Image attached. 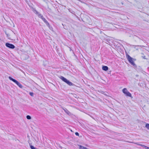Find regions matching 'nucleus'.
<instances>
[{
	"instance_id": "nucleus-18",
	"label": "nucleus",
	"mask_w": 149,
	"mask_h": 149,
	"mask_svg": "<svg viewBox=\"0 0 149 149\" xmlns=\"http://www.w3.org/2000/svg\"><path fill=\"white\" fill-rule=\"evenodd\" d=\"M29 94L30 95H31V96H33V93H32V92H30L29 93Z\"/></svg>"
},
{
	"instance_id": "nucleus-1",
	"label": "nucleus",
	"mask_w": 149,
	"mask_h": 149,
	"mask_svg": "<svg viewBox=\"0 0 149 149\" xmlns=\"http://www.w3.org/2000/svg\"><path fill=\"white\" fill-rule=\"evenodd\" d=\"M59 78L61 79L63 81L67 84L68 85L70 86H73L74 85V84L73 83L70 81L69 80L67 79L66 78L62 76H61L59 77Z\"/></svg>"
},
{
	"instance_id": "nucleus-15",
	"label": "nucleus",
	"mask_w": 149,
	"mask_h": 149,
	"mask_svg": "<svg viewBox=\"0 0 149 149\" xmlns=\"http://www.w3.org/2000/svg\"><path fill=\"white\" fill-rule=\"evenodd\" d=\"M39 17L41 18V19L43 17V16L41 15V14H40L39 13V14L38 15Z\"/></svg>"
},
{
	"instance_id": "nucleus-16",
	"label": "nucleus",
	"mask_w": 149,
	"mask_h": 149,
	"mask_svg": "<svg viewBox=\"0 0 149 149\" xmlns=\"http://www.w3.org/2000/svg\"><path fill=\"white\" fill-rule=\"evenodd\" d=\"M26 118L27 119L30 120L31 119V117L29 115H27L26 116Z\"/></svg>"
},
{
	"instance_id": "nucleus-5",
	"label": "nucleus",
	"mask_w": 149,
	"mask_h": 149,
	"mask_svg": "<svg viewBox=\"0 0 149 149\" xmlns=\"http://www.w3.org/2000/svg\"><path fill=\"white\" fill-rule=\"evenodd\" d=\"M9 79L13 81L17 85L19 84V82L17 80L13 79L10 77H8Z\"/></svg>"
},
{
	"instance_id": "nucleus-2",
	"label": "nucleus",
	"mask_w": 149,
	"mask_h": 149,
	"mask_svg": "<svg viewBox=\"0 0 149 149\" xmlns=\"http://www.w3.org/2000/svg\"><path fill=\"white\" fill-rule=\"evenodd\" d=\"M127 57L128 61L131 64V65H133V66H135L136 65L133 60L134 59H133L128 54H127Z\"/></svg>"
},
{
	"instance_id": "nucleus-12",
	"label": "nucleus",
	"mask_w": 149,
	"mask_h": 149,
	"mask_svg": "<svg viewBox=\"0 0 149 149\" xmlns=\"http://www.w3.org/2000/svg\"><path fill=\"white\" fill-rule=\"evenodd\" d=\"M138 145L142 147H143V148H144L145 149H146V148H147V146H145L144 145H142V144H138Z\"/></svg>"
},
{
	"instance_id": "nucleus-4",
	"label": "nucleus",
	"mask_w": 149,
	"mask_h": 149,
	"mask_svg": "<svg viewBox=\"0 0 149 149\" xmlns=\"http://www.w3.org/2000/svg\"><path fill=\"white\" fill-rule=\"evenodd\" d=\"M6 47L12 49H14L15 48V46L13 45L8 43H6Z\"/></svg>"
},
{
	"instance_id": "nucleus-19",
	"label": "nucleus",
	"mask_w": 149,
	"mask_h": 149,
	"mask_svg": "<svg viewBox=\"0 0 149 149\" xmlns=\"http://www.w3.org/2000/svg\"><path fill=\"white\" fill-rule=\"evenodd\" d=\"M75 134L77 136H79V133L77 132H75Z\"/></svg>"
},
{
	"instance_id": "nucleus-21",
	"label": "nucleus",
	"mask_w": 149,
	"mask_h": 149,
	"mask_svg": "<svg viewBox=\"0 0 149 149\" xmlns=\"http://www.w3.org/2000/svg\"><path fill=\"white\" fill-rule=\"evenodd\" d=\"M146 149H149V147H147V148H146Z\"/></svg>"
},
{
	"instance_id": "nucleus-17",
	"label": "nucleus",
	"mask_w": 149,
	"mask_h": 149,
	"mask_svg": "<svg viewBox=\"0 0 149 149\" xmlns=\"http://www.w3.org/2000/svg\"><path fill=\"white\" fill-rule=\"evenodd\" d=\"M6 34L7 35V37L9 39H10V40H12V39H11L10 37V35L8 34H7L6 33Z\"/></svg>"
},
{
	"instance_id": "nucleus-6",
	"label": "nucleus",
	"mask_w": 149,
	"mask_h": 149,
	"mask_svg": "<svg viewBox=\"0 0 149 149\" xmlns=\"http://www.w3.org/2000/svg\"><path fill=\"white\" fill-rule=\"evenodd\" d=\"M9 79L13 81L17 85L19 84V82L17 80L13 79L10 77H8Z\"/></svg>"
},
{
	"instance_id": "nucleus-8",
	"label": "nucleus",
	"mask_w": 149,
	"mask_h": 149,
	"mask_svg": "<svg viewBox=\"0 0 149 149\" xmlns=\"http://www.w3.org/2000/svg\"><path fill=\"white\" fill-rule=\"evenodd\" d=\"M41 19L46 24L47 26L48 27H49L50 25L49 23L48 22L47 20L45 19L44 17H42Z\"/></svg>"
},
{
	"instance_id": "nucleus-10",
	"label": "nucleus",
	"mask_w": 149,
	"mask_h": 149,
	"mask_svg": "<svg viewBox=\"0 0 149 149\" xmlns=\"http://www.w3.org/2000/svg\"><path fill=\"white\" fill-rule=\"evenodd\" d=\"M102 69L104 71H107L108 69V67L106 66H104L102 67Z\"/></svg>"
},
{
	"instance_id": "nucleus-7",
	"label": "nucleus",
	"mask_w": 149,
	"mask_h": 149,
	"mask_svg": "<svg viewBox=\"0 0 149 149\" xmlns=\"http://www.w3.org/2000/svg\"><path fill=\"white\" fill-rule=\"evenodd\" d=\"M9 79L13 81L17 85L19 84V82L17 80L13 79L10 77H8Z\"/></svg>"
},
{
	"instance_id": "nucleus-14",
	"label": "nucleus",
	"mask_w": 149,
	"mask_h": 149,
	"mask_svg": "<svg viewBox=\"0 0 149 149\" xmlns=\"http://www.w3.org/2000/svg\"><path fill=\"white\" fill-rule=\"evenodd\" d=\"M19 87L21 88H22L23 87V86L22 85L20 84V83L19 82V84L17 85Z\"/></svg>"
},
{
	"instance_id": "nucleus-13",
	"label": "nucleus",
	"mask_w": 149,
	"mask_h": 149,
	"mask_svg": "<svg viewBox=\"0 0 149 149\" xmlns=\"http://www.w3.org/2000/svg\"><path fill=\"white\" fill-rule=\"evenodd\" d=\"M145 127L149 130V124L147 123Z\"/></svg>"
},
{
	"instance_id": "nucleus-3",
	"label": "nucleus",
	"mask_w": 149,
	"mask_h": 149,
	"mask_svg": "<svg viewBox=\"0 0 149 149\" xmlns=\"http://www.w3.org/2000/svg\"><path fill=\"white\" fill-rule=\"evenodd\" d=\"M122 91L127 96L130 97H131L132 96L131 94L128 91L126 88H124Z\"/></svg>"
},
{
	"instance_id": "nucleus-11",
	"label": "nucleus",
	"mask_w": 149,
	"mask_h": 149,
	"mask_svg": "<svg viewBox=\"0 0 149 149\" xmlns=\"http://www.w3.org/2000/svg\"><path fill=\"white\" fill-rule=\"evenodd\" d=\"M33 11L36 14L38 15L39 13L35 9H33Z\"/></svg>"
},
{
	"instance_id": "nucleus-9",
	"label": "nucleus",
	"mask_w": 149,
	"mask_h": 149,
	"mask_svg": "<svg viewBox=\"0 0 149 149\" xmlns=\"http://www.w3.org/2000/svg\"><path fill=\"white\" fill-rule=\"evenodd\" d=\"M63 109L64 110L65 112L68 115H70V113L66 108H63Z\"/></svg>"
},
{
	"instance_id": "nucleus-20",
	"label": "nucleus",
	"mask_w": 149,
	"mask_h": 149,
	"mask_svg": "<svg viewBox=\"0 0 149 149\" xmlns=\"http://www.w3.org/2000/svg\"><path fill=\"white\" fill-rule=\"evenodd\" d=\"M143 58L144 59H146V58H145V56H144V57H143Z\"/></svg>"
}]
</instances>
